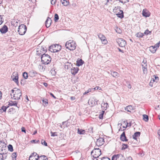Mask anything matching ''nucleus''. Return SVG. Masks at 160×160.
<instances>
[{
	"label": "nucleus",
	"instance_id": "obj_1",
	"mask_svg": "<svg viewBox=\"0 0 160 160\" xmlns=\"http://www.w3.org/2000/svg\"><path fill=\"white\" fill-rule=\"evenodd\" d=\"M12 92L11 95L12 98H13L15 100L20 99V98L22 96L21 91L20 89H17L16 90L12 89Z\"/></svg>",
	"mask_w": 160,
	"mask_h": 160
},
{
	"label": "nucleus",
	"instance_id": "obj_2",
	"mask_svg": "<svg viewBox=\"0 0 160 160\" xmlns=\"http://www.w3.org/2000/svg\"><path fill=\"white\" fill-rule=\"evenodd\" d=\"M65 46L67 48L72 51L76 49V44L73 40H69L66 42Z\"/></svg>",
	"mask_w": 160,
	"mask_h": 160
},
{
	"label": "nucleus",
	"instance_id": "obj_3",
	"mask_svg": "<svg viewBox=\"0 0 160 160\" xmlns=\"http://www.w3.org/2000/svg\"><path fill=\"white\" fill-rule=\"evenodd\" d=\"M41 59L42 62L45 64L49 63L51 60L50 56L47 54L42 55Z\"/></svg>",
	"mask_w": 160,
	"mask_h": 160
},
{
	"label": "nucleus",
	"instance_id": "obj_4",
	"mask_svg": "<svg viewBox=\"0 0 160 160\" xmlns=\"http://www.w3.org/2000/svg\"><path fill=\"white\" fill-rule=\"evenodd\" d=\"M61 49V46L58 44H55L49 47V49L51 52H57L60 51Z\"/></svg>",
	"mask_w": 160,
	"mask_h": 160
},
{
	"label": "nucleus",
	"instance_id": "obj_5",
	"mask_svg": "<svg viewBox=\"0 0 160 160\" xmlns=\"http://www.w3.org/2000/svg\"><path fill=\"white\" fill-rule=\"evenodd\" d=\"M91 154L94 158H97L101 154V150L99 148H94L92 151Z\"/></svg>",
	"mask_w": 160,
	"mask_h": 160
},
{
	"label": "nucleus",
	"instance_id": "obj_6",
	"mask_svg": "<svg viewBox=\"0 0 160 160\" xmlns=\"http://www.w3.org/2000/svg\"><path fill=\"white\" fill-rule=\"evenodd\" d=\"M27 28L25 25L22 24L19 26L18 28V32L20 35H23L25 33L27 30Z\"/></svg>",
	"mask_w": 160,
	"mask_h": 160
},
{
	"label": "nucleus",
	"instance_id": "obj_7",
	"mask_svg": "<svg viewBox=\"0 0 160 160\" xmlns=\"http://www.w3.org/2000/svg\"><path fill=\"white\" fill-rule=\"evenodd\" d=\"M46 48L41 47V48H38L37 49V54L39 56L41 55L45 54V53L46 52Z\"/></svg>",
	"mask_w": 160,
	"mask_h": 160
},
{
	"label": "nucleus",
	"instance_id": "obj_8",
	"mask_svg": "<svg viewBox=\"0 0 160 160\" xmlns=\"http://www.w3.org/2000/svg\"><path fill=\"white\" fill-rule=\"evenodd\" d=\"M116 40L117 43L120 47H123L126 45V42L122 38L117 39Z\"/></svg>",
	"mask_w": 160,
	"mask_h": 160
},
{
	"label": "nucleus",
	"instance_id": "obj_9",
	"mask_svg": "<svg viewBox=\"0 0 160 160\" xmlns=\"http://www.w3.org/2000/svg\"><path fill=\"white\" fill-rule=\"evenodd\" d=\"M112 160H125V159L122 154H117L112 157Z\"/></svg>",
	"mask_w": 160,
	"mask_h": 160
},
{
	"label": "nucleus",
	"instance_id": "obj_10",
	"mask_svg": "<svg viewBox=\"0 0 160 160\" xmlns=\"http://www.w3.org/2000/svg\"><path fill=\"white\" fill-rule=\"evenodd\" d=\"M11 78L12 80L16 82L17 84L18 83V72H13L11 76Z\"/></svg>",
	"mask_w": 160,
	"mask_h": 160
},
{
	"label": "nucleus",
	"instance_id": "obj_11",
	"mask_svg": "<svg viewBox=\"0 0 160 160\" xmlns=\"http://www.w3.org/2000/svg\"><path fill=\"white\" fill-rule=\"evenodd\" d=\"M104 139L102 138H100L97 139L96 143L97 146H99L103 145L104 143Z\"/></svg>",
	"mask_w": 160,
	"mask_h": 160
},
{
	"label": "nucleus",
	"instance_id": "obj_12",
	"mask_svg": "<svg viewBox=\"0 0 160 160\" xmlns=\"http://www.w3.org/2000/svg\"><path fill=\"white\" fill-rule=\"evenodd\" d=\"M98 37L100 40L102 41V43L104 44H106L107 43V41L106 39L105 36L102 34H100L98 35Z\"/></svg>",
	"mask_w": 160,
	"mask_h": 160
},
{
	"label": "nucleus",
	"instance_id": "obj_13",
	"mask_svg": "<svg viewBox=\"0 0 160 160\" xmlns=\"http://www.w3.org/2000/svg\"><path fill=\"white\" fill-rule=\"evenodd\" d=\"M150 13L147 9H144L142 12V15L145 17H149L150 16Z\"/></svg>",
	"mask_w": 160,
	"mask_h": 160
},
{
	"label": "nucleus",
	"instance_id": "obj_14",
	"mask_svg": "<svg viewBox=\"0 0 160 160\" xmlns=\"http://www.w3.org/2000/svg\"><path fill=\"white\" fill-rule=\"evenodd\" d=\"M8 28L7 27L4 25L3 27L0 29V31L2 33H5L8 31Z\"/></svg>",
	"mask_w": 160,
	"mask_h": 160
},
{
	"label": "nucleus",
	"instance_id": "obj_15",
	"mask_svg": "<svg viewBox=\"0 0 160 160\" xmlns=\"http://www.w3.org/2000/svg\"><path fill=\"white\" fill-rule=\"evenodd\" d=\"M120 140L123 141H127L128 139H127L126 137L125 136V132H123L121 134L120 137Z\"/></svg>",
	"mask_w": 160,
	"mask_h": 160
},
{
	"label": "nucleus",
	"instance_id": "obj_16",
	"mask_svg": "<svg viewBox=\"0 0 160 160\" xmlns=\"http://www.w3.org/2000/svg\"><path fill=\"white\" fill-rule=\"evenodd\" d=\"M52 22V20L51 18H48L45 22V25L47 28L49 27Z\"/></svg>",
	"mask_w": 160,
	"mask_h": 160
},
{
	"label": "nucleus",
	"instance_id": "obj_17",
	"mask_svg": "<svg viewBox=\"0 0 160 160\" xmlns=\"http://www.w3.org/2000/svg\"><path fill=\"white\" fill-rule=\"evenodd\" d=\"M78 68H73L71 69V73L75 75L78 72Z\"/></svg>",
	"mask_w": 160,
	"mask_h": 160
},
{
	"label": "nucleus",
	"instance_id": "obj_18",
	"mask_svg": "<svg viewBox=\"0 0 160 160\" xmlns=\"http://www.w3.org/2000/svg\"><path fill=\"white\" fill-rule=\"evenodd\" d=\"M8 104L10 106H15L17 107L18 108H19V107L17 106L18 102L16 101H11L8 102Z\"/></svg>",
	"mask_w": 160,
	"mask_h": 160
},
{
	"label": "nucleus",
	"instance_id": "obj_19",
	"mask_svg": "<svg viewBox=\"0 0 160 160\" xmlns=\"http://www.w3.org/2000/svg\"><path fill=\"white\" fill-rule=\"evenodd\" d=\"M125 110L128 112H131L133 111V109L132 106L129 105L125 108Z\"/></svg>",
	"mask_w": 160,
	"mask_h": 160
},
{
	"label": "nucleus",
	"instance_id": "obj_20",
	"mask_svg": "<svg viewBox=\"0 0 160 160\" xmlns=\"http://www.w3.org/2000/svg\"><path fill=\"white\" fill-rule=\"evenodd\" d=\"M140 134V132H135L134 135H133L132 137L133 138L137 140V138L139 137Z\"/></svg>",
	"mask_w": 160,
	"mask_h": 160
},
{
	"label": "nucleus",
	"instance_id": "obj_21",
	"mask_svg": "<svg viewBox=\"0 0 160 160\" xmlns=\"http://www.w3.org/2000/svg\"><path fill=\"white\" fill-rule=\"evenodd\" d=\"M102 108V109L106 110L108 108V103L107 102L106 103H102L101 104Z\"/></svg>",
	"mask_w": 160,
	"mask_h": 160
},
{
	"label": "nucleus",
	"instance_id": "obj_22",
	"mask_svg": "<svg viewBox=\"0 0 160 160\" xmlns=\"http://www.w3.org/2000/svg\"><path fill=\"white\" fill-rule=\"evenodd\" d=\"M116 15L118 17L120 18H122L124 17L123 12L122 10H120L119 12L116 14Z\"/></svg>",
	"mask_w": 160,
	"mask_h": 160
},
{
	"label": "nucleus",
	"instance_id": "obj_23",
	"mask_svg": "<svg viewBox=\"0 0 160 160\" xmlns=\"http://www.w3.org/2000/svg\"><path fill=\"white\" fill-rule=\"evenodd\" d=\"M37 157L38 158V160H48V158L44 155L39 156L38 155L37 156Z\"/></svg>",
	"mask_w": 160,
	"mask_h": 160
},
{
	"label": "nucleus",
	"instance_id": "obj_24",
	"mask_svg": "<svg viewBox=\"0 0 160 160\" xmlns=\"http://www.w3.org/2000/svg\"><path fill=\"white\" fill-rule=\"evenodd\" d=\"M149 50L152 53H154L157 50V48L154 46H152L149 47Z\"/></svg>",
	"mask_w": 160,
	"mask_h": 160
},
{
	"label": "nucleus",
	"instance_id": "obj_25",
	"mask_svg": "<svg viewBox=\"0 0 160 160\" xmlns=\"http://www.w3.org/2000/svg\"><path fill=\"white\" fill-rule=\"evenodd\" d=\"M84 61L81 59L77 61V65L78 66H80L82 65L84 63Z\"/></svg>",
	"mask_w": 160,
	"mask_h": 160
},
{
	"label": "nucleus",
	"instance_id": "obj_26",
	"mask_svg": "<svg viewBox=\"0 0 160 160\" xmlns=\"http://www.w3.org/2000/svg\"><path fill=\"white\" fill-rule=\"evenodd\" d=\"M142 69L143 74H146L147 73V67H146V65L143 64L142 65Z\"/></svg>",
	"mask_w": 160,
	"mask_h": 160
},
{
	"label": "nucleus",
	"instance_id": "obj_27",
	"mask_svg": "<svg viewBox=\"0 0 160 160\" xmlns=\"http://www.w3.org/2000/svg\"><path fill=\"white\" fill-rule=\"evenodd\" d=\"M111 74L113 77L116 78H117L119 76V74L116 72H112Z\"/></svg>",
	"mask_w": 160,
	"mask_h": 160
},
{
	"label": "nucleus",
	"instance_id": "obj_28",
	"mask_svg": "<svg viewBox=\"0 0 160 160\" xmlns=\"http://www.w3.org/2000/svg\"><path fill=\"white\" fill-rule=\"evenodd\" d=\"M85 130L82 129H78V132L79 134H84L85 133Z\"/></svg>",
	"mask_w": 160,
	"mask_h": 160
},
{
	"label": "nucleus",
	"instance_id": "obj_29",
	"mask_svg": "<svg viewBox=\"0 0 160 160\" xmlns=\"http://www.w3.org/2000/svg\"><path fill=\"white\" fill-rule=\"evenodd\" d=\"M61 2L64 6H67L68 4V2L66 0H61Z\"/></svg>",
	"mask_w": 160,
	"mask_h": 160
},
{
	"label": "nucleus",
	"instance_id": "obj_30",
	"mask_svg": "<svg viewBox=\"0 0 160 160\" xmlns=\"http://www.w3.org/2000/svg\"><path fill=\"white\" fill-rule=\"evenodd\" d=\"M144 34L141 32H138L136 34V36L138 38H142Z\"/></svg>",
	"mask_w": 160,
	"mask_h": 160
},
{
	"label": "nucleus",
	"instance_id": "obj_31",
	"mask_svg": "<svg viewBox=\"0 0 160 160\" xmlns=\"http://www.w3.org/2000/svg\"><path fill=\"white\" fill-rule=\"evenodd\" d=\"M3 154L4 155H3L2 154H0V160H4V158L5 159L6 158L7 156L6 155V154H4V153H3Z\"/></svg>",
	"mask_w": 160,
	"mask_h": 160
},
{
	"label": "nucleus",
	"instance_id": "obj_32",
	"mask_svg": "<svg viewBox=\"0 0 160 160\" xmlns=\"http://www.w3.org/2000/svg\"><path fill=\"white\" fill-rule=\"evenodd\" d=\"M143 119L146 122H147L148 120V117L146 114L143 115Z\"/></svg>",
	"mask_w": 160,
	"mask_h": 160
},
{
	"label": "nucleus",
	"instance_id": "obj_33",
	"mask_svg": "<svg viewBox=\"0 0 160 160\" xmlns=\"http://www.w3.org/2000/svg\"><path fill=\"white\" fill-rule=\"evenodd\" d=\"M29 160H38V158H37L32 157V156H30L29 157Z\"/></svg>",
	"mask_w": 160,
	"mask_h": 160
},
{
	"label": "nucleus",
	"instance_id": "obj_34",
	"mask_svg": "<svg viewBox=\"0 0 160 160\" xmlns=\"http://www.w3.org/2000/svg\"><path fill=\"white\" fill-rule=\"evenodd\" d=\"M59 19V16L57 14H55L54 16V21L55 22H57V21Z\"/></svg>",
	"mask_w": 160,
	"mask_h": 160
},
{
	"label": "nucleus",
	"instance_id": "obj_35",
	"mask_svg": "<svg viewBox=\"0 0 160 160\" xmlns=\"http://www.w3.org/2000/svg\"><path fill=\"white\" fill-rule=\"evenodd\" d=\"M23 76L25 79H26L28 78V73L26 72H24L23 74Z\"/></svg>",
	"mask_w": 160,
	"mask_h": 160
},
{
	"label": "nucleus",
	"instance_id": "obj_36",
	"mask_svg": "<svg viewBox=\"0 0 160 160\" xmlns=\"http://www.w3.org/2000/svg\"><path fill=\"white\" fill-rule=\"evenodd\" d=\"M8 149L11 152H12L13 151V147L11 144H9L8 146Z\"/></svg>",
	"mask_w": 160,
	"mask_h": 160
},
{
	"label": "nucleus",
	"instance_id": "obj_37",
	"mask_svg": "<svg viewBox=\"0 0 160 160\" xmlns=\"http://www.w3.org/2000/svg\"><path fill=\"white\" fill-rule=\"evenodd\" d=\"M44 105L47 106L48 104V101L47 99H46L45 100H43L42 101Z\"/></svg>",
	"mask_w": 160,
	"mask_h": 160
},
{
	"label": "nucleus",
	"instance_id": "obj_38",
	"mask_svg": "<svg viewBox=\"0 0 160 160\" xmlns=\"http://www.w3.org/2000/svg\"><path fill=\"white\" fill-rule=\"evenodd\" d=\"M17 156V153L16 152H13L12 155V158L16 159Z\"/></svg>",
	"mask_w": 160,
	"mask_h": 160
},
{
	"label": "nucleus",
	"instance_id": "obj_39",
	"mask_svg": "<svg viewBox=\"0 0 160 160\" xmlns=\"http://www.w3.org/2000/svg\"><path fill=\"white\" fill-rule=\"evenodd\" d=\"M123 123L125 124V125H126L127 127H130L131 126V122H125V121L123 122Z\"/></svg>",
	"mask_w": 160,
	"mask_h": 160
},
{
	"label": "nucleus",
	"instance_id": "obj_40",
	"mask_svg": "<svg viewBox=\"0 0 160 160\" xmlns=\"http://www.w3.org/2000/svg\"><path fill=\"white\" fill-rule=\"evenodd\" d=\"M119 1L122 3H125L129 1V0H118Z\"/></svg>",
	"mask_w": 160,
	"mask_h": 160
},
{
	"label": "nucleus",
	"instance_id": "obj_41",
	"mask_svg": "<svg viewBox=\"0 0 160 160\" xmlns=\"http://www.w3.org/2000/svg\"><path fill=\"white\" fill-rule=\"evenodd\" d=\"M8 108V106H2V107L1 109L3 110L4 112H6L7 109Z\"/></svg>",
	"mask_w": 160,
	"mask_h": 160
},
{
	"label": "nucleus",
	"instance_id": "obj_42",
	"mask_svg": "<svg viewBox=\"0 0 160 160\" xmlns=\"http://www.w3.org/2000/svg\"><path fill=\"white\" fill-rule=\"evenodd\" d=\"M51 136L52 137H54L55 136H57L58 135L57 134V132H52V131L51 132Z\"/></svg>",
	"mask_w": 160,
	"mask_h": 160
},
{
	"label": "nucleus",
	"instance_id": "obj_43",
	"mask_svg": "<svg viewBox=\"0 0 160 160\" xmlns=\"http://www.w3.org/2000/svg\"><path fill=\"white\" fill-rule=\"evenodd\" d=\"M122 146V150H124L127 148L128 145L127 144H123Z\"/></svg>",
	"mask_w": 160,
	"mask_h": 160
},
{
	"label": "nucleus",
	"instance_id": "obj_44",
	"mask_svg": "<svg viewBox=\"0 0 160 160\" xmlns=\"http://www.w3.org/2000/svg\"><path fill=\"white\" fill-rule=\"evenodd\" d=\"M144 64L145 65H146V67L147 66V61L146 60L144 59L143 62H142V65Z\"/></svg>",
	"mask_w": 160,
	"mask_h": 160
},
{
	"label": "nucleus",
	"instance_id": "obj_45",
	"mask_svg": "<svg viewBox=\"0 0 160 160\" xmlns=\"http://www.w3.org/2000/svg\"><path fill=\"white\" fill-rule=\"evenodd\" d=\"M153 77L154 78V79L156 80V82H157L159 80L158 77L156 75H154L153 76Z\"/></svg>",
	"mask_w": 160,
	"mask_h": 160
},
{
	"label": "nucleus",
	"instance_id": "obj_46",
	"mask_svg": "<svg viewBox=\"0 0 160 160\" xmlns=\"http://www.w3.org/2000/svg\"><path fill=\"white\" fill-rule=\"evenodd\" d=\"M42 144L43 145H44V146H47V143L45 141L42 140Z\"/></svg>",
	"mask_w": 160,
	"mask_h": 160
},
{
	"label": "nucleus",
	"instance_id": "obj_47",
	"mask_svg": "<svg viewBox=\"0 0 160 160\" xmlns=\"http://www.w3.org/2000/svg\"><path fill=\"white\" fill-rule=\"evenodd\" d=\"M37 155V154L36 152H33L32 153L30 156H32V157H36Z\"/></svg>",
	"mask_w": 160,
	"mask_h": 160
},
{
	"label": "nucleus",
	"instance_id": "obj_48",
	"mask_svg": "<svg viewBox=\"0 0 160 160\" xmlns=\"http://www.w3.org/2000/svg\"><path fill=\"white\" fill-rule=\"evenodd\" d=\"M149 33H150V32L148 29H147L145 31L144 34L146 35H148L149 34Z\"/></svg>",
	"mask_w": 160,
	"mask_h": 160
},
{
	"label": "nucleus",
	"instance_id": "obj_49",
	"mask_svg": "<svg viewBox=\"0 0 160 160\" xmlns=\"http://www.w3.org/2000/svg\"><path fill=\"white\" fill-rule=\"evenodd\" d=\"M101 160H110V159L108 157H103L102 158Z\"/></svg>",
	"mask_w": 160,
	"mask_h": 160
},
{
	"label": "nucleus",
	"instance_id": "obj_50",
	"mask_svg": "<svg viewBox=\"0 0 160 160\" xmlns=\"http://www.w3.org/2000/svg\"><path fill=\"white\" fill-rule=\"evenodd\" d=\"M3 22V20H2V16L0 15V25H1Z\"/></svg>",
	"mask_w": 160,
	"mask_h": 160
},
{
	"label": "nucleus",
	"instance_id": "obj_51",
	"mask_svg": "<svg viewBox=\"0 0 160 160\" xmlns=\"http://www.w3.org/2000/svg\"><path fill=\"white\" fill-rule=\"evenodd\" d=\"M56 2V0H51V4L52 5L54 4Z\"/></svg>",
	"mask_w": 160,
	"mask_h": 160
},
{
	"label": "nucleus",
	"instance_id": "obj_52",
	"mask_svg": "<svg viewBox=\"0 0 160 160\" xmlns=\"http://www.w3.org/2000/svg\"><path fill=\"white\" fill-rule=\"evenodd\" d=\"M94 90H96L99 89V90H102V88H101L100 87H99L98 86L95 87L94 88Z\"/></svg>",
	"mask_w": 160,
	"mask_h": 160
},
{
	"label": "nucleus",
	"instance_id": "obj_53",
	"mask_svg": "<svg viewBox=\"0 0 160 160\" xmlns=\"http://www.w3.org/2000/svg\"><path fill=\"white\" fill-rule=\"evenodd\" d=\"M92 89L91 88L89 89L88 90H87L86 92L84 93V94H85L91 92Z\"/></svg>",
	"mask_w": 160,
	"mask_h": 160
},
{
	"label": "nucleus",
	"instance_id": "obj_54",
	"mask_svg": "<svg viewBox=\"0 0 160 160\" xmlns=\"http://www.w3.org/2000/svg\"><path fill=\"white\" fill-rule=\"evenodd\" d=\"M154 46L156 48H157H157L159 47V45L158 43H157Z\"/></svg>",
	"mask_w": 160,
	"mask_h": 160
},
{
	"label": "nucleus",
	"instance_id": "obj_55",
	"mask_svg": "<svg viewBox=\"0 0 160 160\" xmlns=\"http://www.w3.org/2000/svg\"><path fill=\"white\" fill-rule=\"evenodd\" d=\"M103 114L101 113L99 115V118L100 119H102L103 118Z\"/></svg>",
	"mask_w": 160,
	"mask_h": 160
},
{
	"label": "nucleus",
	"instance_id": "obj_56",
	"mask_svg": "<svg viewBox=\"0 0 160 160\" xmlns=\"http://www.w3.org/2000/svg\"><path fill=\"white\" fill-rule=\"evenodd\" d=\"M22 132H23L26 133V130L24 128L22 127Z\"/></svg>",
	"mask_w": 160,
	"mask_h": 160
},
{
	"label": "nucleus",
	"instance_id": "obj_57",
	"mask_svg": "<svg viewBox=\"0 0 160 160\" xmlns=\"http://www.w3.org/2000/svg\"><path fill=\"white\" fill-rule=\"evenodd\" d=\"M50 95L52 96L53 98H56V97L52 93L50 92Z\"/></svg>",
	"mask_w": 160,
	"mask_h": 160
},
{
	"label": "nucleus",
	"instance_id": "obj_58",
	"mask_svg": "<svg viewBox=\"0 0 160 160\" xmlns=\"http://www.w3.org/2000/svg\"><path fill=\"white\" fill-rule=\"evenodd\" d=\"M43 85L46 87H47L48 86V84L46 82H44L43 83Z\"/></svg>",
	"mask_w": 160,
	"mask_h": 160
},
{
	"label": "nucleus",
	"instance_id": "obj_59",
	"mask_svg": "<svg viewBox=\"0 0 160 160\" xmlns=\"http://www.w3.org/2000/svg\"><path fill=\"white\" fill-rule=\"evenodd\" d=\"M70 98H71V100H75V97H71Z\"/></svg>",
	"mask_w": 160,
	"mask_h": 160
},
{
	"label": "nucleus",
	"instance_id": "obj_60",
	"mask_svg": "<svg viewBox=\"0 0 160 160\" xmlns=\"http://www.w3.org/2000/svg\"><path fill=\"white\" fill-rule=\"evenodd\" d=\"M2 94L1 91H0V100L1 99L2 97Z\"/></svg>",
	"mask_w": 160,
	"mask_h": 160
},
{
	"label": "nucleus",
	"instance_id": "obj_61",
	"mask_svg": "<svg viewBox=\"0 0 160 160\" xmlns=\"http://www.w3.org/2000/svg\"><path fill=\"white\" fill-rule=\"evenodd\" d=\"M118 50H119V51H120V52H123V51L120 48H118Z\"/></svg>",
	"mask_w": 160,
	"mask_h": 160
},
{
	"label": "nucleus",
	"instance_id": "obj_62",
	"mask_svg": "<svg viewBox=\"0 0 160 160\" xmlns=\"http://www.w3.org/2000/svg\"><path fill=\"white\" fill-rule=\"evenodd\" d=\"M37 133V130H36L35 131L34 133L32 134V135H35Z\"/></svg>",
	"mask_w": 160,
	"mask_h": 160
},
{
	"label": "nucleus",
	"instance_id": "obj_63",
	"mask_svg": "<svg viewBox=\"0 0 160 160\" xmlns=\"http://www.w3.org/2000/svg\"><path fill=\"white\" fill-rule=\"evenodd\" d=\"M152 82V81L153 82H154L156 81V80L154 78H152L151 80Z\"/></svg>",
	"mask_w": 160,
	"mask_h": 160
},
{
	"label": "nucleus",
	"instance_id": "obj_64",
	"mask_svg": "<svg viewBox=\"0 0 160 160\" xmlns=\"http://www.w3.org/2000/svg\"><path fill=\"white\" fill-rule=\"evenodd\" d=\"M158 134L160 136V129L158 131Z\"/></svg>",
	"mask_w": 160,
	"mask_h": 160
}]
</instances>
